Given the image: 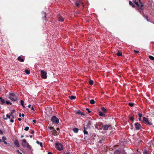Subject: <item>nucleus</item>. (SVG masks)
Wrapping results in <instances>:
<instances>
[{
	"instance_id": "nucleus-61",
	"label": "nucleus",
	"mask_w": 154,
	"mask_h": 154,
	"mask_svg": "<svg viewBox=\"0 0 154 154\" xmlns=\"http://www.w3.org/2000/svg\"><path fill=\"white\" fill-rule=\"evenodd\" d=\"M147 152H146L144 153V154H147Z\"/></svg>"
},
{
	"instance_id": "nucleus-35",
	"label": "nucleus",
	"mask_w": 154,
	"mask_h": 154,
	"mask_svg": "<svg viewBox=\"0 0 154 154\" xmlns=\"http://www.w3.org/2000/svg\"><path fill=\"white\" fill-rule=\"evenodd\" d=\"M90 103L91 104H94L95 103V101L94 99H92L90 101Z\"/></svg>"
},
{
	"instance_id": "nucleus-28",
	"label": "nucleus",
	"mask_w": 154,
	"mask_h": 154,
	"mask_svg": "<svg viewBox=\"0 0 154 154\" xmlns=\"http://www.w3.org/2000/svg\"><path fill=\"white\" fill-rule=\"evenodd\" d=\"M73 131L74 132L77 133L79 131V129L77 128H73Z\"/></svg>"
},
{
	"instance_id": "nucleus-24",
	"label": "nucleus",
	"mask_w": 154,
	"mask_h": 154,
	"mask_svg": "<svg viewBox=\"0 0 154 154\" xmlns=\"http://www.w3.org/2000/svg\"><path fill=\"white\" fill-rule=\"evenodd\" d=\"M116 54L118 56H122V53L120 52L119 51H118L117 53H116Z\"/></svg>"
},
{
	"instance_id": "nucleus-25",
	"label": "nucleus",
	"mask_w": 154,
	"mask_h": 154,
	"mask_svg": "<svg viewBox=\"0 0 154 154\" xmlns=\"http://www.w3.org/2000/svg\"><path fill=\"white\" fill-rule=\"evenodd\" d=\"M101 109L102 111L104 113H105L107 111V110L103 107H102Z\"/></svg>"
},
{
	"instance_id": "nucleus-18",
	"label": "nucleus",
	"mask_w": 154,
	"mask_h": 154,
	"mask_svg": "<svg viewBox=\"0 0 154 154\" xmlns=\"http://www.w3.org/2000/svg\"><path fill=\"white\" fill-rule=\"evenodd\" d=\"M92 122L90 121H88V122L87 123V125H86V126L89 128H90V126L91 125Z\"/></svg>"
},
{
	"instance_id": "nucleus-37",
	"label": "nucleus",
	"mask_w": 154,
	"mask_h": 154,
	"mask_svg": "<svg viewBox=\"0 0 154 154\" xmlns=\"http://www.w3.org/2000/svg\"><path fill=\"white\" fill-rule=\"evenodd\" d=\"M24 101L22 100H20V103L21 105H22V106H23V108H25V106H24Z\"/></svg>"
},
{
	"instance_id": "nucleus-34",
	"label": "nucleus",
	"mask_w": 154,
	"mask_h": 154,
	"mask_svg": "<svg viewBox=\"0 0 154 154\" xmlns=\"http://www.w3.org/2000/svg\"><path fill=\"white\" fill-rule=\"evenodd\" d=\"M98 126L100 127L103 128V125L102 122H100L98 124Z\"/></svg>"
},
{
	"instance_id": "nucleus-30",
	"label": "nucleus",
	"mask_w": 154,
	"mask_h": 154,
	"mask_svg": "<svg viewBox=\"0 0 154 154\" xmlns=\"http://www.w3.org/2000/svg\"><path fill=\"white\" fill-rule=\"evenodd\" d=\"M84 134H88V132L86 130V128L85 127H84Z\"/></svg>"
},
{
	"instance_id": "nucleus-56",
	"label": "nucleus",
	"mask_w": 154,
	"mask_h": 154,
	"mask_svg": "<svg viewBox=\"0 0 154 154\" xmlns=\"http://www.w3.org/2000/svg\"><path fill=\"white\" fill-rule=\"evenodd\" d=\"M18 120L19 121H20L21 120V119H20V118H19L18 119Z\"/></svg>"
},
{
	"instance_id": "nucleus-3",
	"label": "nucleus",
	"mask_w": 154,
	"mask_h": 154,
	"mask_svg": "<svg viewBox=\"0 0 154 154\" xmlns=\"http://www.w3.org/2000/svg\"><path fill=\"white\" fill-rule=\"evenodd\" d=\"M56 148L59 151H61L63 149V145L60 143L57 142L55 144Z\"/></svg>"
},
{
	"instance_id": "nucleus-52",
	"label": "nucleus",
	"mask_w": 154,
	"mask_h": 154,
	"mask_svg": "<svg viewBox=\"0 0 154 154\" xmlns=\"http://www.w3.org/2000/svg\"><path fill=\"white\" fill-rule=\"evenodd\" d=\"M36 122V121L35 120H32V122L34 123H35Z\"/></svg>"
},
{
	"instance_id": "nucleus-40",
	"label": "nucleus",
	"mask_w": 154,
	"mask_h": 154,
	"mask_svg": "<svg viewBox=\"0 0 154 154\" xmlns=\"http://www.w3.org/2000/svg\"><path fill=\"white\" fill-rule=\"evenodd\" d=\"M89 83L90 85H93L94 83L93 81L92 80H91L90 81Z\"/></svg>"
},
{
	"instance_id": "nucleus-26",
	"label": "nucleus",
	"mask_w": 154,
	"mask_h": 154,
	"mask_svg": "<svg viewBox=\"0 0 154 154\" xmlns=\"http://www.w3.org/2000/svg\"><path fill=\"white\" fill-rule=\"evenodd\" d=\"M99 115L101 116H105V114L103 113L102 112H99Z\"/></svg>"
},
{
	"instance_id": "nucleus-59",
	"label": "nucleus",
	"mask_w": 154,
	"mask_h": 154,
	"mask_svg": "<svg viewBox=\"0 0 154 154\" xmlns=\"http://www.w3.org/2000/svg\"><path fill=\"white\" fill-rule=\"evenodd\" d=\"M48 154H53L51 152H49L48 153Z\"/></svg>"
},
{
	"instance_id": "nucleus-60",
	"label": "nucleus",
	"mask_w": 154,
	"mask_h": 154,
	"mask_svg": "<svg viewBox=\"0 0 154 154\" xmlns=\"http://www.w3.org/2000/svg\"><path fill=\"white\" fill-rule=\"evenodd\" d=\"M57 130V131H59L60 130V129L59 128H57V129H56Z\"/></svg>"
},
{
	"instance_id": "nucleus-11",
	"label": "nucleus",
	"mask_w": 154,
	"mask_h": 154,
	"mask_svg": "<svg viewBox=\"0 0 154 154\" xmlns=\"http://www.w3.org/2000/svg\"><path fill=\"white\" fill-rule=\"evenodd\" d=\"M140 13L146 18L147 21H149L147 15L146 14H145L142 11H141V12Z\"/></svg>"
},
{
	"instance_id": "nucleus-15",
	"label": "nucleus",
	"mask_w": 154,
	"mask_h": 154,
	"mask_svg": "<svg viewBox=\"0 0 154 154\" xmlns=\"http://www.w3.org/2000/svg\"><path fill=\"white\" fill-rule=\"evenodd\" d=\"M53 131L52 134L54 135L57 136L60 132V131L57 132L55 129Z\"/></svg>"
},
{
	"instance_id": "nucleus-13",
	"label": "nucleus",
	"mask_w": 154,
	"mask_h": 154,
	"mask_svg": "<svg viewBox=\"0 0 154 154\" xmlns=\"http://www.w3.org/2000/svg\"><path fill=\"white\" fill-rule=\"evenodd\" d=\"M134 115H132V114H130L129 116V118L130 120L134 122Z\"/></svg>"
},
{
	"instance_id": "nucleus-16",
	"label": "nucleus",
	"mask_w": 154,
	"mask_h": 154,
	"mask_svg": "<svg viewBox=\"0 0 154 154\" xmlns=\"http://www.w3.org/2000/svg\"><path fill=\"white\" fill-rule=\"evenodd\" d=\"M0 104L2 105L5 103V100L2 97H0Z\"/></svg>"
},
{
	"instance_id": "nucleus-55",
	"label": "nucleus",
	"mask_w": 154,
	"mask_h": 154,
	"mask_svg": "<svg viewBox=\"0 0 154 154\" xmlns=\"http://www.w3.org/2000/svg\"><path fill=\"white\" fill-rule=\"evenodd\" d=\"M31 106H31V105L30 104H29L28 105V107L29 108H30Z\"/></svg>"
},
{
	"instance_id": "nucleus-14",
	"label": "nucleus",
	"mask_w": 154,
	"mask_h": 154,
	"mask_svg": "<svg viewBox=\"0 0 154 154\" xmlns=\"http://www.w3.org/2000/svg\"><path fill=\"white\" fill-rule=\"evenodd\" d=\"M15 112V110H12L11 111V112L10 113V116H11L12 118L13 119L14 118V116L13 115V114Z\"/></svg>"
},
{
	"instance_id": "nucleus-57",
	"label": "nucleus",
	"mask_w": 154,
	"mask_h": 154,
	"mask_svg": "<svg viewBox=\"0 0 154 154\" xmlns=\"http://www.w3.org/2000/svg\"><path fill=\"white\" fill-rule=\"evenodd\" d=\"M141 0H135L134 1H137L138 2H141Z\"/></svg>"
},
{
	"instance_id": "nucleus-6",
	"label": "nucleus",
	"mask_w": 154,
	"mask_h": 154,
	"mask_svg": "<svg viewBox=\"0 0 154 154\" xmlns=\"http://www.w3.org/2000/svg\"><path fill=\"white\" fill-rule=\"evenodd\" d=\"M51 120L53 122L56 123L57 124H58L59 122V119L57 118L55 116L52 117L51 118Z\"/></svg>"
},
{
	"instance_id": "nucleus-17",
	"label": "nucleus",
	"mask_w": 154,
	"mask_h": 154,
	"mask_svg": "<svg viewBox=\"0 0 154 154\" xmlns=\"http://www.w3.org/2000/svg\"><path fill=\"white\" fill-rule=\"evenodd\" d=\"M76 114L78 115H81L83 116H85V115L83 112H82L80 110H78L76 112Z\"/></svg>"
},
{
	"instance_id": "nucleus-1",
	"label": "nucleus",
	"mask_w": 154,
	"mask_h": 154,
	"mask_svg": "<svg viewBox=\"0 0 154 154\" xmlns=\"http://www.w3.org/2000/svg\"><path fill=\"white\" fill-rule=\"evenodd\" d=\"M134 3L137 6V9L140 12H141V11L143 10V7L144 5L141 2H138L137 1H134Z\"/></svg>"
},
{
	"instance_id": "nucleus-58",
	"label": "nucleus",
	"mask_w": 154,
	"mask_h": 154,
	"mask_svg": "<svg viewBox=\"0 0 154 154\" xmlns=\"http://www.w3.org/2000/svg\"><path fill=\"white\" fill-rule=\"evenodd\" d=\"M21 113H20L19 114V116L20 117H21Z\"/></svg>"
},
{
	"instance_id": "nucleus-12",
	"label": "nucleus",
	"mask_w": 154,
	"mask_h": 154,
	"mask_svg": "<svg viewBox=\"0 0 154 154\" xmlns=\"http://www.w3.org/2000/svg\"><path fill=\"white\" fill-rule=\"evenodd\" d=\"M14 144L16 147H20L19 143L17 140H14Z\"/></svg>"
},
{
	"instance_id": "nucleus-29",
	"label": "nucleus",
	"mask_w": 154,
	"mask_h": 154,
	"mask_svg": "<svg viewBox=\"0 0 154 154\" xmlns=\"http://www.w3.org/2000/svg\"><path fill=\"white\" fill-rule=\"evenodd\" d=\"M6 117H7V118H4V120H7V118L10 119V115H8V114L6 115Z\"/></svg>"
},
{
	"instance_id": "nucleus-10",
	"label": "nucleus",
	"mask_w": 154,
	"mask_h": 154,
	"mask_svg": "<svg viewBox=\"0 0 154 154\" xmlns=\"http://www.w3.org/2000/svg\"><path fill=\"white\" fill-rule=\"evenodd\" d=\"M28 143L27 142L26 140L25 139H23L22 140V145L23 147H25L26 144H27Z\"/></svg>"
},
{
	"instance_id": "nucleus-49",
	"label": "nucleus",
	"mask_w": 154,
	"mask_h": 154,
	"mask_svg": "<svg viewBox=\"0 0 154 154\" xmlns=\"http://www.w3.org/2000/svg\"><path fill=\"white\" fill-rule=\"evenodd\" d=\"M0 134L3 135V131L1 130H0Z\"/></svg>"
},
{
	"instance_id": "nucleus-36",
	"label": "nucleus",
	"mask_w": 154,
	"mask_h": 154,
	"mask_svg": "<svg viewBox=\"0 0 154 154\" xmlns=\"http://www.w3.org/2000/svg\"><path fill=\"white\" fill-rule=\"evenodd\" d=\"M43 15L44 16L42 18H43V20L44 19V20H45L46 17V13L45 12H43Z\"/></svg>"
},
{
	"instance_id": "nucleus-43",
	"label": "nucleus",
	"mask_w": 154,
	"mask_h": 154,
	"mask_svg": "<svg viewBox=\"0 0 154 154\" xmlns=\"http://www.w3.org/2000/svg\"><path fill=\"white\" fill-rule=\"evenodd\" d=\"M29 127H26L25 128H24V130H25V131H27L29 130Z\"/></svg>"
},
{
	"instance_id": "nucleus-7",
	"label": "nucleus",
	"mask_w": 154,
	"mask_h": 154,
	"mask_svg": "<svg viewBox=\"0 0 154 154\" xmlns=\"http://www.w3.org/2000/svg\"><path fill=\"white\" fill-rule=\"evenodd\" d=\"M134 126L136 130H138L142 128L141 125L138 122H136L134 124Z\"/></svg>"
},
{
	"instance_id": "nucleus-22",
	"label": "nucleus",
	"mask_w": 154,
	"mask_h": 154,
	"mask_svg": "<svg viewBox=\"0 0 154 154\" xmlns=\"http://www.w3.org/2000/svg\"><path fill=\"white\" fill-rule=\"evenodd\" d=\"M138 114L139 117L138 120L139 121H140L141 120V118L142 116V114L141 113H139Z\"/></svg>"
},
{
	"instance_id": "nucleus-5",
	"label": "nucleus",
	"mask_w": 154,
	"mask_h": 154,
	"mask_svg": "<svg viewBox=\"0 0 154 154\" xmlns=\"http://www.w3.org/2000/svg\"><path fill=\"white\" fill-rule=\"evenodd\" d=\"M65 16L63 14H59L57 16L58 20L60 22H63L65 19Z\"/></svg>"
},
{
	"instance_id": "nucleus-23",
	"label": "nucleus",
	"mask_w": 154,
	"mask_h": 154,
	"mask_svg": "<svg viewBox=\"0 0 154 154\" xmlns=\"http://www.w3.org/2000/svg\"><path fill=\"white\" fill-rule=\"evenodd\" d=\"M69 98L71 100L75 99L76 98V97L75 96H69Z\"/></svg>"
},
{
	"instance_id": "nucleus-45",
	"label": "nucleus",
	"mask_w": 154,
	"mask_h": 154,
	"mask_svg": "<svg viewBox=\"0 0 154 154\" xmlns=\"http://www.w3.org/2000/svg\"><path fill=\"white\" fill-rule=\"evenodd\" d=\"M86 110L88 111V113H90L91 112V111L88 108H86Z\"/></svg>"
},
{
	"instance_id": "nucleus-50",
	"label": "nucleus",
	"mask_w": 154,
	"mask_h": 154,
	"mask_svg": "<svg viewBox=\"0 0 154 154\" xmlns=\"http://www.w3.org/2000/svg\"><path fill=\"white\" fill-rule=\"evenodd\" d=\"M3 142L5 144H6V145L7 144V142L5 140H3Z\"/></svg>"
},
{
	"instance_id": "nucleus-63",
	"label": "nucleus",
	"mask_w": 154,
	"mask_h": 154,
	"mask_svg": "<svg viewBox=\"0 0 154 154\" xmlns=\"http://www.w3.org/2000/svg\"><path fill=\"white\" fill-rule=\"evenodd\" d=\"M24 137V136L23 135H21V138H22L23 137Z\"/></svg>"
},
{
	"instance_id": "nucleus-44",
	"label": "nucleus",
	"mask_w": 154,
	"mask_h": 154,
	"mask_svg": "<svg viewBox=\"0 0 154 154\" xmlns=\"http://www.w3.org/2000/svg\"><path fill=\"white\" fill-rule=\"evenodd\" d=\"M2 139L3 140H6L7 138L3 136L2 137Z\"/></svg>"
},
{
	"instance_id": "nucleus-20",
	"label": "nucleus",
	"mask_w": 154,
	"mask_h": 154,
	"mask_svg": "<svg viewBox=\"0 0 154 154\" xmlns=\"http://www.w3.org/2000/svg\"><path fill=\"white\" fill-rule=\"evenodd\" d=\"M129 5L130 6H131L133 8H135L136 7L135 5L133 4V3H132L131 1H129Z\"/></svg>"
},
{
	"instance_id": "nucleus-41",
	"label": "nucleus",
	"mask_w": 154,
	"mask_h": 154,
	"mask_svg": "<svg viewBox=\"0 0 154 154\" xmlns=\"http://www.w3.org/2000/svg\"><path fill=\"white\" fill-rule=\"evenodd\" d=\"M128 105L132 107L134 106V103H129Z\"/></svg>"
},
{
	"instance_id": "nucleus-39",
	"label": "nucleus",
	"mask_w": 154,
	"mask_h": 154,
	"mask_svg": "<svg viewBox=\"0 0 154 154\" xmlns=\"http://www.w3.org/2000/svg\"><path fill=\"white\" fill-rule=\"evenodd\" d=\"M5 102V103L7 104H8H8L11 105L12 104L11 103V102H10V101H6Z\"/></svg>"
},
{
	"instance_id": "nucleus-64",
	"label": "nucleus",
	"mask_w": 154,
	"mask_h": 154,
	"mask_svg": "<svg viewBox=\"0 0 154 154\" xmlns=\"http://www.w3.org/2000/svg\"><path fill=\"white\" fill-rule=\"evenodd\" d=\"M70 153L69 152H68L66 153V154H70Z\"/></svg>"
},
{
	"instance_id": "nucleus-38",
	"label": "nucleus",
	"mask_w": 154,
	"mask_h": 154,
	"mask_svg": "<svg viewBox=\"0 0 154 154\" xmlns=\"http://www.w3.org/2000/svg\"><path fill=\"white\" fill-rule=\"evenodd\" d=\"M36 143L37 144H39V145H40V146L41 147H42L43 144L42 143H41L39 142V141H37Z\"/></svg>"
},
{
	"instance_id": "nucleus-19",
	"label": "nucleus",
	"mask_w": 154,
	"mask_h": 154,
	"mask_svg": "<svg viewBox=\"0 0 154 154\" xmlns=\"http://www.w3.org/2000/svg\"><path fill=\"white\" fill-rule=\"evenodd\" d=\"M17 60L21 62H23L24 61V59L22 58L21 56H19L17 57Z\"/></svg>"
},
{
	"instance_id": "nucleus-31",
	"label": "nucleus",
	"mask_w": 154,
	"mask_h": 154,
	"mask_svg": "<svg viewBox=\"0 0 154 154\" xmlns=\"http://www.w3.org/2000/svg\"><path fill=\"white\" fill-rule=\"evenodd\" d=\"M25 72L27 74H29L30 73V71L27 69H26L25 70Z\"/></svg>"
},
{
	"instance_id": "nucleus-53",
	"label": "nucleus",
	"mask_w": 154,
	"mask_h": 154,
	"mask_svg": "<svg viewBox=\"0 0 154 154\" xmlns=\"http://www.w3.org/2000/svg\"><path fill=\"white\" fill-rule=\"evenodd\" d=\"M31 110H34V108L32 106H31Z\"/></svg>"
},
{
	"instance_id": "nucleus-51",
	"label": "nucleus",
	"mask_w": 154,
	"mask_h": 154,
	"mask_svg": "<svg viewBox=\"0 0 154 154\" xmlns=\"http://www.w3.org/2000/svg\"><path fill=\"white\" fill-rule=\"evenodd\" d=\"M10 122H14V120L12 119H11L10 120Z\"/></svg>"
},
{
	"instance_id": "nucleus-33",
	"label": "nucleus",
	"mask_w": 154,
	"mask_h": 154,
	"mask_svg": "<svg viewBox=\"0 0 154 154\" xmlns=\"http://www.w3.org/2000/svg\"><path fill=\"white\" fill-rule=\"evenodd\" d=\"M75 5L77 7H79L80 5V2L77 1L75 3Z\"/></svg>"
},
{
	"instance_id": "nucleus-2",
	"label": "nucleus",
	"mask_w": 154,
	"mask_h": 154,
	"mask_svg": "<svg viewBox=\"0 0 154 154\" xmlns=\"http://www.w3.org/2000/svg\"><path fill=\"white\" fill-rule=\"evenodd\" d=\"M143 122L147 125H152V123L151 122V121L148 120V119L145 117H143Z\"/></svg>"
},
{
	"instance_id": "nucleus-4",
	"label": "nucleus",
	"mask_w": 154,
	"mask_h": 154,
	"mask_svg": "<svg viewBox=\"0 0 154 154\" xmlns=\"http://www.w3.org/2000/svg\"><path fill=\"white\" fill-rule=\"evenodd\" d=\"M9 98L12 101H16L17 100V98L15 94L13 93H11L9 94Z\"/></svg>"
},
{
	"instance_id": "nucleus-46",
	"label": "nucleus",
	"mask_w": 154,
	"mask_h": 154,
	"mask_svg": "<svg viewBox=\"0 0 154 154\" xmlns=\"http://www.w3.org/2000/svg\"><path fill=\"white\" fill-rule=\"evenodd\" d=\"M134 53H139V51H136V50H134Z\"/></svg>"
},
{
	"instance_id": "nucleus-48",
	"label": "nucleus",
	"mask_w": 154,
	"mask_h": 154,
	"mask_svg": "<svg viewBox=\"0 0 154 154\" xmlns=\"http://www.w3.org/2000/svg\"><path fill=\"white\" fill-rule=\"evenodd\" d=\"M114 154H120L118 151H116L114 153Z\"/></svg>"
},
{
	"instance_id": "nucleus-32",
	"label": "nucleus",
	"mask_w": 154,
	"mask_h": 154,
	"mask_svg": "<svg viewBox=\"0 0 154 154\" xmlns=\"http://www.w3.org/2000/svg\"><path fill=\"white\" fill-rule=\"evenodd\" d=\"M149 58L150 60L153 61L154 60V57H153L149 55Z\"/></svg>"
},
{
	"instance_id": "nucleus-9",
	"label": "nucleus",
	"mask_w": 154,
	"mask_h": 154,
	"mask_svg": "<svg viewBox=\"0 0 154 154\" xmlns=\"http://www.w3.org/2000/svg\"><path fill=\"white\" fill-rule=\"evenodd\" d=\"M112 126L111 125L109 124L108 125H105L103 126V129L104 130H108L109 128Z\"/></svg>"
},
{
	"instance_id": "nucleus-62",
	"label": "nucleus",
	"mask_w": 154,
	"mask_h": 154,
	"mask_svg": "<svg viewBox=\"0 0 154 154\" xmlns=\"http://www.w3.org/2000/svg\"><path fill=\"white\" fill-rule=\"evenodd\" d=\"M34 133V131L33 130L32 131V132H31V133L33 134V133Z\"/></svg>"
},
{
	"instance_id": "nucleus-8",
	"label": "nucleus",
	"mask_w": 154,
	"mask_h": 154,
	"mask_svg": "<svg viewBox=\"0 0 154 154\" xmlns=\"http://www.w3.org/2000/svg\"><path fill=\"white\" fill-rule=\"evenodd\" d=\"M41 74L42 77L43 79H45L47 78V73L46 72L43 70H41Z\"/></svg>"
},
{
	"instance_id": "nucleus-54",
	"label": "nucleus",
	"mask_w": 154,
	"mask_h": 154,
	"mask_svg": "<svg viewBox=\"0 0 154 154\" xmlns=\"http://www.w3.org/2000/svg\"><path fill=\"white\" fill-rule=\"evenodd\" d=\"M24 114H21V116L23 117H24Z\"/></svg>"
},
{
	"instance_id": "nucleus-27",
	"label": "nucleus",
	"mask_w": 154,
	"mask_h": 154,
	"mask_svg": "<svg viewBox=\"0 0 154 154\" xmlns=\"http://www.w3.org/2000/svg\"><path fill=\"white\" fill-rule=\"evenodd\" d=\"M105 141V140L104 139H102L101 140H100L98 142L99 143H103L104 141Z\"/></svg>"
},
{
	"instance_id": "nucleus-47",
	"label": "nucleus",
	"mask_w": 154,
	"mask_h": 154,
	"mask_svg": "<svg viewBox=\"0 0 154 154\" xmlns=\"http://www.w3.org/2000/svg\"><path fill=\"white\" fill-rule=\"evenodd\" d=\"M17 152L19 154H22V153L20 152L18 150H17Z\"/></svg>"
},
{
	"instance_id": "nucleus-42",
	"label": "nucleus",
	"mask_w": 154,
	"mask_h": 154,
	"mask_svg": "<svg viewBox=\"0 0 154 154\" xmlns=\"http://www.w3.org/2000/svg\"><path fill=\"white\" fill-rule=\"evenodd\" d=\"M48 128L51 131H53L55 129L53 127H48Z\"/></svg>"
},
{
	"instance_id": "nucleus-21",
	"label": "nucleus",
	"mask_w": 154,
	"mask_h": 154,
	"mask_svg": "<svg viewBox=\"0 0 154 154\" xmlns=\"http://www.w3.org/2000/svg\"><path fill=\"white\" fill-rule=\"evenodd\" d=\"M25 146H26L25 147H26L28 149H29L30 150L31 149V146L29 145V143H27Z\"/></svg>"
}]
</instances>
